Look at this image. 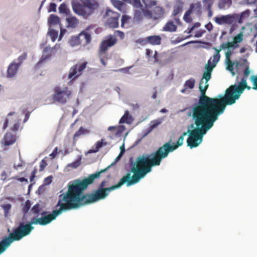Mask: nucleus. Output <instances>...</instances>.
Instances as JSON below:
<instances>
[{
    "label": "nucleus",
    "mask_w": 257,
    "mask_h": 257,
    "mask_svg": "<svg viewBox=\"0 0 257 257\" xmlns=\"http://www.w3.org/2000/svg\"><path fill=\"white\" fill-rule=\"evenodd\" d=\"M97 172L89 175L81 180L78 179L71 181L68 185V191L59 196V200L56 207H60L63 212L77 209L87 204H92L105 199L111 191L121 188L119 181L116 184L105 189L98 188L93 193L83 194V192L89 185L93 183L95 179L100 177H95Z\"/></svg>",
    "instance_id": "obj_1"
},
{
    "label": "nucleus",
    "mask_w": 257,
    "mask_h": 257,
    "mask_svg": "<svg viewBox=\"0 0 257 257\" xmlns=\"http://www.w3.org/2000/svg\"><path fill=\"white\" fill-rule=\"evenodd\" d=\"M187 115L191 117L194 122L188 126L187 132H184L179 137L177 143H172L170 140L156 151L163 159L183 144L186 136H188L187 139L188 147L191 149L198 147L203 142L204 136L218 119L216 115L213 116L192 107L189 109Z\"/></svg>",
    "instance_id": "obj_2"
},
{
    "label": "nucleus",
    "mask_w": 257,
    "mask_h": 257,
    "mask_svg": "<svg viewBox=\"0 0 257 257\" xmlns=\"http://www.w3.org/2000/svg\"><path fill=\"white\" fill-rule=\"evenodd\" d=\"M62 213L60 207L50 212L44 209L42 204L37 203L31 209L32 217L30 221L27 223L20 222L19 225L14 228L12 232H10L7 237L11 244L14 241H19L31 233L34 229L33 225H47L56 220Z\"/></svg>",
    "instance_id": "obj_3"
},
{
    "label": "nucleus",
    "mask_w": 257,
    "mask_h": 257,
    "mask_svg": "<svg viewBox=\"0 0 257 257\" xmlns=\"http://www.w3.org/2000/svg\"><path fill=\"white\" fill-rule=\"evenodd\" d=\"M162 160L156 152L150 154H144L139 156L136 161H134L133 157H131L129 164L131 169L120 179L121 186L124 184L127 187L137 184L152 172L153 167L159 166Z\"/></svg>",
    "instance_id": "obj_4"
},
{
    "label": "nucleus",
    "mask_w": 257,
    "mask_h": 257,
    "mask_svg": "<svg viewBox=\"0 0 257 257\" xmlns=\"http://www.w3.org/2000/svg\"><path fill=\"white\" fill-rule=\"evenodd\" d=\"M211 75L212 73L210 72L204 71L202 78L199 82V89L200 95L198 101L193 104L191 107L214 116L221 106L219 101L222 100L225 94H220L213 98H210L206 95L209 87L208 82L211 78Z\"/></svg>",
    "instance_id": "obj_5"
},
{
    "label": "nucleus",
    "mask_w": 257,
    "mask_h": 257,
    "mask_svg": "<svg viewBox=\"0 0 257 257\" xmlns=\"http://www.w3.org/2000/svg\"><path fill=\"white\" fill-rule=\"evenodd\" d=\"M251 87L247 85H243L239 88H236V83L231 85L227 88L224 92L225 96L222 100L219 101L221 106L219 111L215 115L218 118L220 115L223 113L227 105H231L236 102L240 97L241 95L243 93L245 89L250 90Z\"/></svg>",
    "instance_id": "obj_6"
},
{
    "label": "nucleus",
    "mask_w": 257,
    "mask_h": 257,
    "mask_svg": "<svg viewBox=\"0 0 257 257\" xmlns=\"http://www.w3.org/2000/svg\"><path fill=\"white\" fill-rule=\"evenodd\" d=\"M81 4L79 2L72 1V7L74 12L79 16L86 18L89 15L84 9V8H88L91 13L96 9L98 5L95 0H79Z\"/></svg>",
    "instance_id": "obj_7"
},
{
    "label": "nucleus",
    "mask_w": 257,
    "mask_h": 257,
    "mask_svg": "<svg viewBox=\"0 0 257 257\" xmlns=\"http://www.w3.org/2000/svg\"><path fill=\"white\" fill-rule=\"evenodd\" d=\"M71 94V91L68 90L67 87L61 88L59 86H57L54 88L53 99L55 102L64 104L70 99Z\"/></svg>",
    "instance_id": "obj_8"
},
{
    "label": "nucleus",
    "mask_w": 257,
    "mask_h": 257,
    "mask_svg": "<svg viewBox=\"0 0 257 257\" xmlns=\"http://www.w3.org/2000/svg\"><path fill=\"white\" fill-rule=\"evenodd\" d=\"M238 19V15L236 14L221 15L214 18L215 22L219 25H232Z\"/></svg>",
    "instance_id": "obj_9"
},
{
    "label": "nucleus",
    "mask_w": 257,
    "mask_h": 257,
    "mask_svg": "<svg viewBox=\"0 0 257 257\" xmlns=\"http://www.w3.org/2000/svg\"><path fill=\"white\" fill-rule=\"evenodd\" d=\"M106 15L109 16H111V17L107 20L106 26L112 29L118 28L119 26L118 19L120 15L112 12L109 9L106 10Z\"/></svg>",
    "instance_id": "obj_10"
},
{
    "label": "nucleus",
    "mask_w": 257,
    "mask_h": 257,
    "mask_svg": "<svg viewBox=\"0 0 257 257\" xmlns=\"http://www.w3.org/2000/svg\"><path fill=\"white\" fill-rule=\"evenodd\" d=\"M87 62H83L79 65L73 66L70 69L68 78L72 80L77 78L81 74V72L86 68Z\"/></svg>",
    "instance_id": "obj_11"
},
{
    "label": "nucleus",
    "mask_w": 257,
    "mask_h": 257,
    "mask_svg": "<svg viewBox=\"0 0 257 257\" xmlns=\"http://www.w3.org/2000/svg\"><path fill=\"white\" fill-rule=\"evenodd\" d=\"M57 45L54 47L51 48L49 46L46 47L43 51V55L41 58L37 63L36 67L39 68L40 67V65L45 61L50 59L52 56V53L54 52L55 48L57 47Z\"/></svg>",
    "instance_id": "obj_12"
},
{
    "label": "nucleus",
    "mask_w": 257,
    "mask_h": 257,
    "mask_svg": "<svg viewBox=\"0 0 257 257\" xmlns=\"http://www.w3.org/2000/svg\"><path fill=\"white\" fill-rule=\"evenodd\" d=\"M19 68L20 66L15 62H12L8 67L7 77L8 78H13L15 77L18 73Z\"/></svg>",
    "instance_id": "obj_13"
},
{
    "label": "nucleus",
    "mask_w": 257,
    "mask_h": 257,
    "mask_svg": "<svg viewBox=\"0 0 257 257\" xmlns=\"http://www.w3.org/2000/svg\"><path fill=\"white\" fill-rule=\"evenodd\" d=\"M16 141V136L15 135L11 133H7L1 141L3 144H4L5 146H9L14 144Z\"/></svg>",
    "instance_id": "obj_14"
},
{
    "label": "nucleus",
    "mask_w": 257,
    "mask_h": 257,
    "mask_svg": "<svg viewBox=\"0 0 257 257\" xmlns=\"http://www.w3.org/2000/svg\"><path fill=\"white\" fill-rule=\"evenodd\" d=\"M143 20V15L142 10H135L134 11V16L133 19V23L135 24H139L141 23Z\"/></svg>",
    "instance_id": "obj_15"
},
{
    "label": "nucleus",
    "mask_w": 257,
    "mask_h": 257,
    "mask_svg": "<svg viewBox=\"0 0 257 257\" xmlns=\"http://www.w3.org/2000/svg\"><path fill=\"white\" fill-rule=\"evenodd\" d=\"M183 3L180 0H178L174 6L173 11L172 14L173 17H176L182 13L183 10Z\"/></svg>",
    "instance_id": "obj_16"
},
{
    "label": "nucleus",
    "mask_w": 257,
    "mask_h": 257,
    "mask_svg": "<svg viewBox=\"0 0 257 257\" xmlns=\"http://www.w3.org/2000/svg\"><path fill=\"white\" fill-rule=\"evenodd\" d=\"M11 243L9 239L6 236L0 241V255L3 253L11 245Z\"/></svg>",
    "instance_id": "obj_17"
},
{
    "label": "nucleus",
    "mask_w": 257,
    "mask_h": 257,
    "mask_svg": "<svg viewBox=\"0 0 257 257\" xmlns=\"http://www.w3.org/2000/svg\"><path fill=\"white\" fill-rule=\"evenodd\" d=\"M123 154L122 153H120L119 155L116 157V158L114 159L113 162L111 163L110 165H109L108 166L106 167L105 168L103 169H101L100 171L97 172V174H96L95 177H98L99 174H101L103 173L106 172L108 170V169L111 168V167L115 165V164L119 161V160L121 158Z\"/></svg>",
    "instance_id": "obj_18"
},
{
    "label": "nucleus",
    "mask_w": 257,
    "mask_h": 257,
    "mask_svg": "<svg viewBox=\"0 0 257 257\" xmlns=\"http://www.w3.org/2000/svg\"><path fill=\"white\" fill-rule=\"evenodd\" d=\"M149 44L155 46L161 44L162 38L159 35H151L148 36Z\"/></svg>",
    "instance_id": "obj_19"
},
{
    "label": "nucleus",
    "mask_w": 257,
    "mask_h": 257,
    "mask_svg": "<svg viewBox=\"0 0 257 257\" xmlns=\"http://www.w3.org/2000/svg\"><path fill=\"white\" fill-rule=\"evenodd\" d=\"M239 47L238 43L233 40L231 42L223 43L220 45V50H225L226 48H229L233 50Z\"/></svg>",
    "instance_id": "obj_20"
},
{
    "label": "nucleus",
    "mask_w": 257,
    "mask_h": 257,
    "mask_svg": "<svg viewBox=\"0 0 257 257\" xmlns=\"http://www.w3.org/2000/svg\"><path fill=\"white\" fill-rule=\"evenodd\" d=\"M177 27L172 21H169L163 27V31L165 32H174L177 31Z\"/></svg>",
    "instance_id": "obj_21"
},
{
    "label": "nucleus",
    "mask_w": 257,
    "mask_h": 257,
    "mask_svg": "<svg viewBox=\"0 0 257 257\" xmlns=\"http://www.w3.org/2000/svg\"><path fill=\"white\" fill-rule=\"evenodd\" d=\"M153 19L158 20L159 18L163 17L164 14V9L161 7H156L153 10Z\"/></svg>",
    "instance_id": "obj_22"
},
{
    "label": "nucleus",
    "mask_w": 257,
    "mask_h": 257,
    "mask_svg": "<svg viewBox=\"0 0 257 257\" xmlns=\"http://www.w3.org/2000/svg\"><path fill=\"white\" fill-rule=\"evenodd\" d=\"M162 123V120L160 119H155L150 122V127L149 130L143 135V137H146L155 128L160 125Z\"/></svg>",
    "instance_id": "obj_23"
},
{
    "label": "nucleus",
    "mask_w": 257,
    "mask_h": 257,
    "mask_svg": "<svg viewBox=\"0 0 257 257\" xmlns=\"http://www.w3.org/2000/svg\"><path fill=\"white\" fill-rule=\"evenodd\" d=\"M133 118L131 115H130L129 111L125 110L124 114L121 117L119 121V123H126L127 124H131L132 122Z\"/></svg>",
    "instance_id": "obj_24"
},
{
    "label": "nucleus",
    "mask_w": 257,
    "mask_h": 257,
    "mask_svg": "<svg viewBox=\"0 0 257 257\" xmlns=\"http://www.w3.org/2000/svg\"><path fill=\"white\" fill-rule=\"evenodd\" d=\"M67 23V28H74L76 27L79 23L78 20L75 17H70L66 18Z\"/></svg>",
    "instance_id": "obj_25"
},
{
    "label": "nucleus",
    "mask_w": 257,
    "mask_h": 257,
    "mask_svg": "<svg viewBox=\"0 0 257 257\" xmlns=\"http://www.w3.org/2000/svg\"><path fill=\"white\" fill-rule=\"evenodd\" d=\"M213 49L215 51V53L213 55V59L212 61V64H213V66H216L218 62L220 61V55L219 53L222 50H220V46H219V48L213 47Z\"/></svg>",
    "instance_id": "obj_26"
},
{
    "label": "nucleus",
    "mask_w": 257,
    "mask_h": 257,
    "mask_svg": "<svg viewBox=\"0 0 257 257\" xmlns=\"http://www.w3.org/2000/svg\"><path fill=\"white\" fill-rule=\"evenodd\" d=\"M117 39L116 38L112 36V35H109L105 37V40L103 41V44L104 43H107L108 44L109 46H113L116 43Z\"/></svg>",
    "instance_id": "obj_27"
},
{
    "label": "nucleus",
    "mask_w": 257,
    "mask_h": 257,
    "mask_svg": "<svg viewBox=\"0 0 257 257\" xmlns=\"http://www.w3.org/2000/svg\"><path fill=\"white\" fill-rule=\"evenodd\" d=\"M60 18L54 14H51L50 15L48 23L50 26H54L60 23Z\"/></svg>",
    "instance_id": "obj_28"
},
{
    "label": "nucleus",
    "mask_w": 257,
    "mask_h": 257,
    "mask_svg": "<svg viewBox=\"0 0 257 257\" xmlns=\"http://www.w3.org/2000/svg\"><path fill=\"white\" fill-rule=\"evenodd\" d=\"M31 201L27 200L23 205L22 210L24 217L27 214L29 211L30 210H31V208H32L31 207Z\"/></svg>",
    "instance_id": "obj_29"
},
{
    "label": "nucleus",
    "mask_w": 257,
    "mask_h": 257,
    "mask_svg": "<svg viewBox=\"0 0 257 257\" xmlns=\"http://www.w3.org/2000/svg\"><path fill=\"white\" fill-rule=\"evenodd\" d=\"M89 133L88 130L84 127L81 126L79 129L74 134V140H76L79 138L81 136L87 134Z\"/></svg>",
    "instance_id": "obj_30"
},
{
    "label": "nucleus",
    "mask_w": 257,
    "mask_h": 257,
    "mask_svg": "<svg viewBox=\"0 0 257 257\" xmlns=\"http://www.w3.org/2000/svg\"><path fill=\"white\" fill-rule=\"evenodd\" d=\"M232 5L231 0H221L218 3V8L220 9L228 8Z\"/></svg>",
    "instance_id": "obj_31"
},
{
    "label": "nucleus",
    "mask_w": 257,
    "mask_h": 257,
    "mask_svg": "<svg viewBox=\"0 0 257 257\" xmlns=\"http://www.w3.org/2000/svg\"><path fill=\"white\" fill-rule=\"evenodd\" d=\"M250 11L249 10H246L240 13L239 17H238V19L237 20L238 23L239 24H241L243 22V19L248 17L250 15Z\"/></svg>",
    "instance_id": "obj_32"
},
{
    "label": "nucleus",
    "mask_w": 257,
    "mask_h": 257,
    "mask_svg": "<svg viewBox=\"0 0 257 257\" xmlns=\"http://www.w3.org/2000/svg\"><path fill=\"white\" fill-rule=\"evenodd\" d=\"M131 21L133 22V20L130 16L126 15H123L121 19V27L123 28L125 24H130Z\"/></svg>",
    "instance_id": "obj_33"
},
{
    "label": "nucleus",
    "mask_w": 257,
    "mask_h": 257,
    "mask_svg": "<svg viewBox=\"0 0 257 257\" xmlns=\"http://www.w3.org/2000/svg\"><path fill=\"white\" fill-rule=\"evenodd\" d=\"M195 80L194 78H191L186 81L184 83V86L186 88L193 89L194 87Z\"/></svg>",
    "instance_id": "obj_34"
},
{
    "label": "nucleus",
    "mask_w": 257,
    "mask_h": 257,
    "mask_svg": "<svg viewBox=\"0 0 257 257\" xmlns=\"http://www.w3.org/2000/svg\"><path fill=\"white\" fill-rule=\"evenodd\" d=\"M81 157H79L78 159L74 162L69 163L67 165V167H71L73 168H78L81 164Z\"/></svg>",
    "instance_id": "obj_35"
},
{
    "label": "nucleus",
    "mask_w": 257,
    "mask_h": 257,
    "mask_svg": "<svg viewBox=\"0 0 257 257\" xmlns=\"http://www.w3.org/2000/svg\"><path fill=\"white\" fill-rule=\"evenodd\" d=\"M59 11L60 13L65 14L67 15L70 13V10L67 8L65 3H62L60 5L59 7Z\"/></svg>",
    "instance_id": "obj_36"
},
{
    "label": "nucleus",
    "mask_w": 257,
    "mask_h": 257,
    "mask_svg": "<svg viewBox=\"0 0 257 257\" xmlns=\"http://www.w3.org/2000/svg\"><path fill=\"white\" fill-rule=\"evenodd\" d=\"M48 34L50 36L52 41L55 42L58 37V32L54 29H51Z\"/></svg>",
    "instance_id": "obj_37"
},
{
    "label": "nucleus",
    "mask_w": 257,
    "mask_h": 257,
    "mask_svg": "<svg viewBox=\"0 0 257 257\" xmlns=\"http://www.w3.org/2000/svg\"><path fill=\"white\" fill-rule=\"evenodd\" d=\"M27 55L26 53L20 56L16 60H15L13 62H15L19 66H21L23 61L26 59Z\"/></svg>",
    "instance_id": "obj_38"
},
{
    "label": "nucleus",
    "mask_w": 257,
    "mask_h": 257,
    "mask_svg": "<svg viewBox=\"0 0 257 257\" xmlns=\"http://www.w3.org/2000/svg\"><path fill=\"white\" fill-rule=\"evenodd\" d=\"M111 4L112 5L117 9L120 11L122 9V7L123 5L122 2L119 0H111Z\"/></svg>",
    "instance_id": "obj_39"
},
{
    "label": "nucleus",
    "mask_w": 257,
    "mask_h": 257,
    "mask_svg": "<svg viewBox=\"0 0 257 257\" xmlns=\"http://www.w3.org/2000/svg\"><path fill=\"white\" fill-rule=\"evenodd\" d=\"M211 58H210L208 60L207 64L205 65L204 71H207V72H210V73H212L213 70L215 66H213V64L212 63H211Z\"/></svg>",
    "instance_id": "obj_40"
},
{
    "label": "nucleus",
    "mask_w": 257,
    "mask_h": 257,
    "mask_svg": "<svg viewBox=\"0 0 257 257\" xmlns=\"http://www.w3.org/2000/svg\"><path fill=\"white\" fill-rule=\"evenodd\" d=\"M146 8H152L157 5V2L156 0H142Z\"/></svg>",
    "instance_id": "obj_41"
},
{
    "label": "nucleus",
    "mask_w": 257,
    "mask_h": 257,
    "mask_svg": "<svg viewBox=\"0 0 257 257\" xmlns=\"http://www.w3.org/2000/svg\"><path fill=\"white\" fill-rule=\"evenodd\" d=\"M142 10L143 12V15L145 17H146L149 19H153L154 16L153 12H151L149 10L144 9H142Z\"/></svg>",
    "instance_id": "obj_42"
},
{
    "label": "nucleus",
    "mask_w": 257,
    "mask_h": 257,
    "mask_svg": "<svg viewBox=\"0 0 257 257\" xmlns=\"http://www.w3.org/2000/svg\"><path fill=\"white\" fill-rule=\"evenodd\" d=\"M1 207L4 211L5 216H7L12 208V205L10 203L1 205Z\"/></svg>",
    "instance_id": "obj_43"
},
{
    "label": "nucleus",
    "mask_w": 257,
    "mask_h": 257,
    "mask_svg": "<svg viewBox=\"0 0 257 257\" xmlns=\"http://www.w3.org/2000/svg\"><path fill=\"white\" fill-rule=\"evenodd\" d=\"M79 35L80 37H84L87 43H89L91 42V36L88 33L84 31H82L80 33Z\"/></svg>",
    "instance_id": "obj_44"
},
{
    "label": "nucleus",
    "mask_w": 257,
    "mask_h": 257,
    "mask_svg": "<svg viewBox=\"0 0 257 257\" xmlns=\"http://www.w3.org/2000/svg\"><path fill=\"white\" fill-rule=\"evenodd\" d=\"M107 145V143L104 142V140L102 139L100 141H97L95 144V147L99 151V149L102 147Z\"/></svg>",
    "instance_id": "obj_45"
},
{
    "label": "nucleus",
    "mask_w": 257,
    "mask_h": 257,
    "mask_svg": "<svg viewBox=\"0 0 257 257\" xmlns=\"http://www.w3.org/2000/svg\"><path fill=\"white\" fill-rule=\"evenodd\" d=\"M250 80L253 84L252 88L257 90V75H251L250 77Z\"/></svg>",
    "instance_id": "obj_46"
},
{
    "label": "nucleus",
    "mask_w": 257,
    "mask_h": 257,
    "mask_svg": "<svg viewBox=\"0 0 257 257\" xmlns=\"http://www.w3.org/2000/svg\"><path fill=\"white\" fill-rule=\"evenodd\" d=\"M233 40L238 44L241 42L243 40V32H240L239 34L236 35L233 38Z\"/></svg>",
    "instance_id": "obj_47"
},
{
    "label": "nucleus",
    "mask_w": 257,
    "mask_h": 257,
    "mask_svg": "<svg viewBox=\"0 0 257 257\" xmlns=\"http://www.w3.org/2000/svg\"><path fill=\"white\" fill-rule=\"evenodd\" d=\"M247 77H245L244 76L241 78L240 82H238L237 84H236V88H239L243 85H246L247 84Z\"/></svg>",
    "instance_id": "obj_48"
},
{
    "label": "nucleus",
    "mask_w": 257,
    "mask_h": 257,
    "mask_svg": "<svg viewBox=\"0 0 257 257\" xmlns=\"http://www.w3.org/2000/svg\"><path fill=\"white\" fill-rule=\"evenodd\" d=\"M104 44H103V41L101 42L100 45V51L101 52L104 53L107 51V49L109 47H111V46H109L108 44L107 43H104Z\"/></svg>",
    "instance_id": "obj_49"
},
{
    "label": "nucleus",
    "mask_w": 257,
    "mask_h": 257,
    "mask_svg": "<svg viewBox=\"0 0 257 257\" xmlns=\"http://www.w3.org/2000/svg\"><path fill=\"white\" fill-rule=\"evenodd\" d=\"M225 64L226 65V69L227 70H232L233 69L234 63L230 60L228 61H225Z\"/></svg>",
    "instance_id": "obj_50"
},
{
    "label": "nucleus",
    "mask_w": 257,
    "mask_h": 257,
    "mask_svg": "<svg viewBox=\"0 0 257 257\" xmlns=\"http://www.w3.org/2000/svg\"><path fill=\"white\" fill-rule=\"evenodd\" d=\"M133 7L137 9H143V5L142 4L140 0H133L132 4Z\"/></svg>",
    "instance_id": "obj_51"
},
{
    "label": "nucleus",
    "mask_w": 257,
    "mask_h": 257,
    "mask_svg": "<svg viewBox=\"0 0 257 257\" xmlns=\"http://www.w3.org/2000/svg\"><path fill=\"white\" fill-rule=\"evenodd\" d=\"M148 36L146 38H140V39H138L136 42L137 43H139V44H140L142 45H147L148 44H149V41H148Z\"/></svg>",
    "instance_id": "obj_52"
},
{
    "label": "nucleus",
    "mask_w": 257,
    "mask_h": 257,
    "mask_svg": "<svg viewBox=\"0 0 257 257\" xmlns=\"http://www.w3.org/2000/svg\"><path fill=\"white\" fill-rule=\"evenodd\" d=\"M133 66H134L132 65V66H131L129 67L120 68L118 70H114L113 71L115 72H124L125 73H130V69L132 68L133 67Z\"/></svg>",
    "instance_id": "obj_53"
},
{
    "label": "nucleus",
    "mask_w": 257,
    "mask_h": 257,
    "mask_svg": "<svg viewBox=\"0 0 257 257\" xmlns=\"http://www.w3.org/2000/svg\"><path fill=\"white\" fill-rule=\"evenodd\" d=\"M227 51L225 52V61H228L232 55V50L229 48H226Z\"/></svg>",
    "instance_id": "obj_54"
},
{
    "label": "nucleus",
    "mask_w": 257,
    "mask_h": 257,
    "mask_svg": "<svg viewBox=\"0 0 257 257\" xmlns=\"http://www.w3.org/2000/svg\"><path fill=\"white\" fill-rule=\"evenodd\" d=\"M56 8H57V5L54 3H51L50 4L49 8V12H56Z\"/></svg>",
    "instance_id": "obj_55"
},
{
    "label": "nucleus",
    "mask_w": 257,
    "mask_h": 257,
    "mask_svg": "<svg viewBox=\"0 0 257 257\" xmlns=\"http://www.w3.org/2000/svg\"><path fill=\"white\" fill-rule=\"evenodd\" d=\"M47 165V163L46 161H45L44 159H43L41 162L40 165V171L41 172L44 170L45 168Z\"/></svg>",
    "instance_id": "obj_56"
},
{
    "label": "nucleus",
    "mask_w": 257,
    "mask_h": 257,
    "mask_svg": "<svg viewBox=\"0 0 257 257\" xmlns=\"http://www.w3.org/2000/svg\"><path fill=\"white\" fill-rule=\"evenodd\" d=\"M52 179L53 177L52 176H49L45 178L44 181V185H47L51 184L52 181Z\"/></svg>",
    "instance_id": "obj_57"
},
{
    "label": "nucleus",
    "mask_w": 257,
    "mask_h": 257,
    "mask_svg": "<svg viewBox=\"0 0 257 257\" xmlns=\"http://www.w3.org/2000/svg\"><path fill=\"white\" fill-rule=\"evenodd\" d=\"M189 16L190 15L189 14L187 15V13L185 12L183 17V20L187 23H189L192 21V19Z\"/></svg>",
    "instance_id": "obj_58"
},
{
    "label": "nucleus",
    "mask_w": 257,
    "mask_h": 257,
    "mask_svg": "<svg viewBox=\"0 0 257 257\" xmlns=\"http://www.w3.org/2000/svg\"><path fill=\"white\" fill-rule=\"evenodd\" d=\"M125 130V127L123 125H120L118 127V128L117 131V132H116L115 135L117 136V135L121 134Z\"/></svg>",
    "instance_id": "obj_59"
},
{
    "label": "nucleus",
    "mask_w": 257,
    "mask_h": 257,
    "mask_svg": "<svg viewBox=\"0 0 257 257\" xmlns=\"http://www.w3.org/2000/svg\"><path fill=\"white\" fill-rule=\"evenodd\" d=\"M205 32V30H199L196 32L194 37L196 38H200L202 36L203 34Z\"/></svg>",
    "instance_id": "obj_60"
},
{
    "label": "nucleus",
    "mask_w": 257,
    "mask_h": 257,
    "mask_svg": "<svg viewBox=\"0 0 257 257\" xmlns=\"http://www.w3.org/2000/svg\"><path fill=\"white\" fill-rule=\"evenodd\" d=\"M194 9H195L194 4H191L190 6L189 9L186 12V13H187V15L189 14V15H190L192 14V13Z\"/></svg>",
    "instance_id": "obj_61"
},
{
    "label": "nucleus",
    "mask_w": 257,
    "mask_h": 257,
    "mask_svg": "<svg viewBox=\"0 0 257 257\" xmlns=\"http://www.w3.org/2000/svg\"><path fill=\"white\" fill-rule=\"evenodd\" d=\"M257 0H244L242 2L244 5H252L256 2Z\"/></svg>",
    "instance_id": "obj_62"
},
{
    "label": "nucleus",
    "mask_w": 257,
    "mask_h": 257,
    "mask_svg": "<svg viewBox=\"0 0 257 257\" xmlns=\"http://www.w3.org/2000/svg\"><path fill=\"white\" fill-rule=\"evenodd\" d=\"M250 72H251V71L250 70L249 66H247V67L245 68V69L244 71L243 76L247 77L248 76L250 73Z\"/></svg>",
    "instance_id": "obj_63"
},
{
    "label": "nucleus",
    "mask_w": 257,
    "mask_h": 257,
    "mask_svg": "<svg viewBox=\"0 0 257 257\" xmlns=\"http://www.w3.org/2000/svg\"><path fill=\"white\" fill-rule=\"evenodd\" d=\"M205 27L208 31L210 32L213 29V25L211 22H209L208 24L205 25Z\"/></svg>",
    "instance_id": "obj_64"
}]
</instances>
